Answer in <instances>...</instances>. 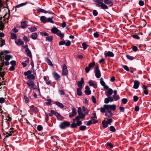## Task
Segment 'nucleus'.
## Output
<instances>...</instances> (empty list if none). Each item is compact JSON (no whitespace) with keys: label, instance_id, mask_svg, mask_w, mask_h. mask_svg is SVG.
<instances>
[{"label":"nucleus","instance_id":"f257e3e1","mask_svg":"<svg viewBox=\"0 0 151 151\" xmlns=\"http://www.w3.org/2000/svg\"><path fill=\"white\" fill-rule=\"evenodd\" d=\"M116 109V106L114 104H105L103 107L100 108V111L103 113H105V115L109 117H111L113 115L114 110Z\"/></svg>","mask_w":151,"mask_h":151},{"label":"nucleus","instance_id":"f03ea898","mask_svg":"<svg viewBox=\"0 0 151 151\" xmlns=\"http://www.w3.org/2000/svg\"><path fill=\"white\" fill-rule=\"evenodd\" d=\"M9 13L8 14H6L3 18L1 17L0 20H1L0 21V29L3 30L4 27V24L5 23H8V20L10 16V11L9 10Z\"/></svg>","mask_w":151,"mask_h":151},{"label":"nucleus","instance_id":"7ed1b4c3","mask_svg":"<svg viewBox=\"0 0 151 151\" xmlns=\"http://www.w3.org/2000/svg\"><path fill=\"white\" fill-rule=\"evenodd\" d=\"M51 32L54 34H56L59 36L60 39H63L64 37V35L62 33L61 31L59 30L56 27H53L51 29Z\"/></svg>","mask_w":151,"mask_h":151},{"label":"nucleus","instance_id":"20e7f679","mask_svg":"<svg viewBox=\"0 0 151 151\" xmlns=\"http://www.w3.org/2000/svg\"><path fill=\"white\" fill-rule=\"evenodd\" d=\"M70 124L69 122L67 121H64L60 123L59 127L61 129H64L68 127Z\"/></svg>","mask_w":151,"mask_h":151},{"label":"nucleus","instance_id":"39448f33","mask_svg":"<svg viewBox=\"0 0 151 151\" xmlns=\"http://www.w3.org/2000/svg\"><path fill=\"white\" fill-rule=\"evenodd\" d=\"M27 84L29 87L33 89L37 88V87L36 86H35V83L32 80H28L27 81Z\"/></svg>","mask_w":151,"mask_h":151},{"label":"nucleus","instance_id":"423d86ee","mask_svg":"<svg viewBox=\"0 0 151 151\" xmlns=\"http://www.w3.org/2000/svg\"><path fill=\"white\" fill-rule=\"evenodd\" d=\"M95 76L97 78H99L101 76L100 71L99 69L98 66H96L95 67V71L94 72Z\"/></svg>","mask_w":151,"mask_h":151},{"label":"nucleus","instance_id":"0eeeda50","mask_svg":"<svg viewBox=\"0 0 151 151\" xmlns=\"http://www.w3.org/2000/svg\"><path fill=\"white\" fill-rule=\"evenodd\" d=\"M23 47L24 48L25 51L27 53V55L28 56H29L31 58H32V56L31 54V52L28 48V46L27 45L24 46Z\"/></svg>","mask_w":151,"mask_h":151},{"label":"nucleus","instance_id":"6e6552de","mask_svg":"<svg viewBox=\"0 0 151 151\" xmlns=\"http://www.w3.org/2000/svg\"><path fill=\"white\" fill-rule=\"evenodd\" d=\"M68 74V70L67 69V67L64 64L63 66V68L62 69V75L63 76H66Z\"/></svg>","mask_w":151,"mask_h":151},{"label":"nucleus","instance_id":"1a4fd4ad","mask_svg":"<svg viewBox=\"0 0 151 151\" xmlns=\"http://www.w3.org/2000/svg\"><path fill=\"white\" fill-rule=\"evenodd\" d=\"M100 83L103 86V87L105 89H108L109 88V86L106 85L104 81L102 78H101L100 79Z\"/></svg>","mask_w":151,"mask_h":151},{"label":"nucleus","instance_id":"9d476101","mask_svg":"<svg viewBox=\"0 0 151 151\" xmlns=\"http://www.w3.org/2000/svg\"><path fill=\"white\" fill-rule=\"evenodd\" d=\"M84 81L83 78H81V81H78L77 82V85L80 88H82V84L84 83Z\"/></svg>","mask_w":151,"mask_h":151},{"label":"nucleus","instance_id":"9b49d317","mask_svg":"<svg viewBox=\"0 0 151 151\" xmlns=\"http://www.w3.org/2000/svg\"><path fill=\"white\" fill-rule=\"evenodd\" d=\"M86 89L84 91L85 94L86 95H89L91 93V91L90 89V88L89 86H86L85 87Z\"/></svg>","mask_w":151,"mask_h":151},{"label":"nucleus","instance_id":"f8f14e48","mask_svg":"<svg viewBox=\"0 0 151 151\" xmlns=\"http://www.w3.org/2000/svg\"><path fill=\"white\" fill-rule=\"evenodd\" d=\"M89 85L90 86H93L94 88H96L97 87L96 84L95 83L94 81L92 80H90L88 82Z\"/></svg>","mask_w":151,"mask_h":151},{"label":"nucleus","instance_id":"ddd939ff","mask_svg":"<svg viewBox=\"0 0 151 151\" xmlns=\"http://www.w3.org/2000/svg\"><path fill=\"white\" fill-rule=\"evenodd\" d=\"M53 77L57 81H59L60 80V76L57 73L54 72L53 73Z\"/></svg>","mask_w":151,"mask_h":151},{"label":"nucleus","instance_id":"4468645a","mask_svg":"<svg viewBox=\"0 0 151 151\" xmlns=\"http://www.w3.org/2000/svg\"><path fill=\"white\" fill-rule=\"evenodd\" d=\"M139 84L140 83L137 80L134 81L133 88L135 89L138 88L139 87Z\"/></svg>","mask_w":151,"mask_h":151},{"label":"nucleus","instance_id":"2eb2a0df","mask_svg":"<svg viewBox=\"0 0 151 151\" xmlns=\"http://www.w3.org/2000/svg\"><path fill=\"white\" fill-rule=\"evenodd\" d=\"M30 108L31 110H32L35 113H37L38 112V108L33 105L31 106L30 107Z\"/></svg>","mask_w":151,"mask_h":151},{"label":"nucleus","instance_id":"dca6fc26","mask_svg":"<svg viewBox=\"0 0 151 151\" xmlns=\"http://www.w3.org/2000/svg\"><path fill=\"white\" fill-rule=\"evenodd\" d=\"M94 1L96 3V4L98 7H100L101 5L104 2L103 0H94Z\"/></svg>","mask_w":151,"mask_h":151},{"label":"nucleus","instance_id":"f3484780","mask_svg":"<svg viewBox=\"0 0 151 151\" xmlns=\"http://www.w3.org/2000/svg\"><path fill=\"white\" fill-rule=\"evenodd\" d=\"M104 55L105 57L108 56L112 57L114 56V53L112 52L109 51L108 52L106 53H105Z\"/></svg>","mask_w":151,"mask_h":151},{"label":"nucleus","instance_id":"a211bd4d","mask_svg":"<svg viewBox=\"0 0 151 151\" xmlns=\"http://www.w3.org/2000/svg\"><path fill=\"white\" fill-rule=\"evenodd\" d=\"M85 117V114L82 113L78 114V116H77L75 118V119H83Z\"/></svg>","mask_w":151,"mask_h":151},{"label":"nucleus","instance_id":"6ab92c4d","mask_svg":"<svg viewBox=\"0 0 151 151\" xmlns=\"http://www.w3.org/2000/svg\"><path fill=\"white\" fill-rule=\"evenodd\" d=\"M113 93V90L111 88H109L107 91L105 92V94L107 96H108L111 95Z\"/></svg>","mask_w":151,"mask_h":151},{"label":"nucleus","instance_id":"aec40b11","mask_svg":"<svg viewBox=\"0 0 151 151\" xmlns=\"http://www.w3.org/2000/svg\"><path fill=\"white\" fill-rule=\"evenodd\" d=\"M104 4L108 5L110 6H112L113 5V3L111 1L104 0Z\"/></svg>","mask_w":151,"mask_h":151},{"label":"nucleus","instance_id":"412c9836","mask_svg":"<svg viewBox=\"0 0 151 151\" xmlns=\"http://www.w3.org/2000/svg\"><path fill=\"white\" fill-rule=\"evenodd\" d=\"M15 43L18 45H23L24 44L23 41L20 39H18L17 40L15 41Z\"/></svg>","mask_w":151,"mask_h":151},{"label":"nucleus","instance_id":"4be33fe9","mask_svg":"<svg viewBox=\"0 0 151 151\" xmlns=\"http://www.w3.org/2000/svg\"><path fill=\"white\" fill-rule=\"evenodd\" d=\"M54 103L57 106L60 108H63L64 107L63 104L59 101L54 102Z\"/></svg>","mask_w":151,"mask_h":151},{"label":"nucleus","instance_id":"5701e85b","mask_svg":"<svg viewBox=\"0 0 151 151\" xmlns=\"http://www.w3.org/2000/svg\"><path fill=\"white\" fill-rule=\"evenodd\" d=\"M40 20L42 22L44 23H45L47 22L46 17L45 16H41L40 17Z\"/></svg>","mask_w":151,"mask_h":151},{"label":"nucleus","instance_id":"b1692460","mask_svg":"<svg viewBox=\"0 0 151 151\" xmlns=\"http://www.w3.org/2000/svg\"><path fill=\"white\" fill-rule=\"evenodd\" d=\"M79 119H78L77 120V119H75V118L73 119V120L74 122H75L76 121H77V123L76 124V125H77V126H79L82 124L81 122L79 121Z\"/></svg>","mask_w":151,"mask_h":151},{"label":"nucleus","instance_id":"393cba45","mask_svg":"<svg viewBox=\"0 0 151 151\" xmlns=\"http://www.w3.org/2000/svg\"><path fill=\"white\" fill-rule=\"evenodd\" d=\"M37 34L36 32H34L31 35L32 38L33 40H35L37 39Z\"/></svg>","mask_w":151,"mask_h":151},{"label":"nucleus","instance_id":"a878e982","mask_svg":"<svg viewBox=\"0 0 151 151\" xmlns=\"http://www.w3.org/2000/svg\"><path fill=\"white\" fill-rule=\"evenodd\" d=\"M55 116L58 119L60 120H62L64 119L63 117L61 116V115L58 112L55 115Z\"/></svg>","mask_w":151,"mask_h":151},{"label":"nucleus","instance_id":"bb28decb","mask_svg":"<svg viewBox=\"0 0 151 151\" xmlns=\"http://www.w3.org/2000/svg\"><path fill=\"white\" fill-rule=\"evenodd\" d=\"M102 124L104 128H106L108 126V123L105 120L102 122Z\"/></svg>","mask_w":151,"mask_h":151},{"label":"nucleus","instance_id":"cd10ccee","mask_svg":"<svg viewBox=\"0 0 151 151\" xmlns=\"http://www.w3.org/2000/svg\"><path fill=\"white\" fill-rule=\"evenodd\" d=\"M101 8L104 9H108V6L106 5L105 4L103 3L100 6Z\"/></svg>","mask_w":151,"mask_h":151},{"label":"nucleus","instance_id":"c85d7f7f","mask_svg":"<svg viewBox=\"0 0 151 151\" xmlns=\"http://www.w3.org/2000/svg\"><path fill=\"white\" fill-rule=\"evenodd\" d=\"M12 56L11 55H6L5 57V59L6 61H9L11 58H12Z\"/></svg>","mask_w":151,"mask_h":151},{"label":"nucleus","instance_id":"c756f323","mask_svg":"<svg viewBox=\"0 0 151 151\" xmlns=\"http://www.w3.org/2000/svg\"><path fill=\"white\" fill-rule=\"evenodd\" d=\"M82 88H78L77 90V94L78 96H81L82 95L81 89Z\"/></svg>","mask_w":151,"mask_h":151},{"label":"nucleus","instance_id":"7c9ffc66","mask_svg":"<svg viewBox=\"0 0 151 151\" xmlns=\"http://www.w3.org/2000/svg\"><path fill=\"white\" fill-rule=\"evenodd\" d=\"M26 4V3H22L21 4H18L17 5H16L15 6V11H16V8H19L20 7H22L25 5Z\"/></svg>","mask_w":151,"mask_h":151},{"label":"nucleus","instance_id":"2f4dec72","mask_svg":"<svg viewBox=\"0 0 151 151\" xmlns=\"http://www.w3.org/2000/svg\"><path fill=\"white\" fill-rule=\"evenodd\" d=\"M27 78L29 80H33L35 79V76L34 75L31 74L28 76H27Z\"/></svg>","mask_w":151,"mask_h":151},{"label":"nucleus","instance_id":"473e14b6","mask_svg":"<svg viewBox=\"0 0 151 151\" xmlns=\"http://www.w3.org/2000/svg\"><path fill=\"white\" fill-rule=\"evenodd\" d=\"M27 22L26 21H24L23 22H22L21 23V27L22 28H25L27 27V25L26 24Z\"/></svg>","mask_w":151,"mask_h":151},{"label":"nucleus","instance_id":"72a5a7b5","mask_svg":"<svg viewBox=\"0 0 151 151\" xmlns=\"http://www.w3.org/2000/svg\"><path fill=\"white\" fill-rule=\"evenodd\" d=\"M53 40V37L52 36L46 37V40L49 42H51Z\"/></svg>","mask_w":151,"mask_h":151},{"label":"nucleus","instance_id":"f704fd0d","mask_svg":"<svg viewBox=\"0 0 151 151\" xmlns=\"http://www.w3.org/2000/svg\"><path fill=\"white\" fill-rule=\"evenodd\" d=\"M53 17L52 16L51 17L47 18V22H50L51 23L53 24L54 22L52 20V19L53 18Z\"/></svg>","mask_w":151,"mask_h":151},{"label":"nucleus","instance_id":"c9c22d12","mask_svg":"<svg viewBox=\"0 0 151 151\" xmlns=\"http://www.w3.org/2000/svg\"><path fill=\"white\" fill-rule=\"evenodd\" d=\"M46 62L48 64L51 66H53V64H52L51 61L49 59L46 58L45 59Z\"/></svg>","mask_w":151,"mask_h":151},{"label":"nucleus","instance_id":"e433bc0d","mask_svg":"<svg viewBox=\"0 0 151 151\" xmlns=\"http://www.w3.org/2000/svg\"><path fill=\"white\" fill-rule=\"evenodd\" d=\"M113 99H114L115 101L118 100L119 99V96L118 95H113Z\"/></svg>","mask_w":151,"mask_h":151},{"label":"nucleus","instance_id":"4c0bfd02","mask_svg":"<svg viewBox=\"0 0 151 151\" xmlns=\"http://www.w3.org/2000/svg\"><path fill=\"white\" fill-rule=\"evenodd\" d=\"M32 73V72L30 70H29L25 72L24 73V75L27 76H28Z\"/></svg>","mask_w":151,"mask_h":151},{"label":"nucleus","instance_id":"58836bf2","mask_svg":"<svg viewBox=\"0 0 151 151\" xmlns=\"http://www.w3.org/2000/svg\"><path fill=\"white\" fill-rule=\"evenodd\" d=\"M28 29L31 32L35 31L37 30V28L35 27H29Z\"/></svg>","mask_w":151,"mask_h":151},{"label":"nucleus","instance_id":"ea45409f","mask_svg":"<svg viewBox=\"0 0 151 151\" xmlns=\"http://www.w3.org/2000/svg\"><path fill=\"white\" fill-rule=\"evenodd\" d=\"M127 58L130 60H132L134 59V57L133 56H131L129 55H126Z\"/></svg>","mask_w":151,"mask_h":151},{"label":"nucleus","instance_id":"a19ab883","mask_svg":"<svg viewBox=\"0 0 151 151\" xmlns=\"http://www.w3.org/2000/svg\"><path fill=\"white\" fill-rule=\"evenodd\" d=\"M10 52L7 50H4L1 52V55H6V54H8Z\"/></svg>","mask_w":151,"mask_h":151},{"label":"nucleus","instance_id":"79ce46f5","mask_svg":"<svg viewBox=\"0 0 151 151\" xmlns=\"http://www.w3.org/2000/svg\"><path fill=\"white\" fill-rule=\"evenodd\" d=\"M82 45L84 50L86 49L87 47V45L86 43L85 42H83L82 43Z\"/></svg>","mask_w":151,"mask_h":151},{"label":"nucleus","instance_id":"37998d69","mask_svg":"<svg viewBox=\"0 0 151 151\" xmlns=\"http://www.w3.org/2000/svg\"><path fill=\"white\" fill-rule=\"evenodd\" d=\"M11 38L14 40H16L17 37L16 35L14 33H12L11 35Z\"/></svg>","mask_w":151,"mask_h":151},{"label":"nucleus","instance_id":"c03bdc74","mask_svg":"<svg viewBox=\"0 0 151 151\" xmlns=\"http://www.w3.org/2000/svg\"><path fill=\"white\" fill-rule=\"evenodd\" d=\"M47 101L46 102V103L47 105L51 106L52 105L51 104V102L52 101L50 99H48L47 100Z\"/></svg>","mask_w":151,"mask_h":151},{"label":"nucleus","instance_id":"a18cd8bd","mask_svg":"<svg viewBox=\"0 0 151 151\" xmlns=\"http://www.w3.org/2000/svg\"><path fill=\"white\" fill-rule=\"evenodd\" d=\"M86 128V127L83 125L79 127L80 130L81 131L84 130Z\"/></svg>","mask_w":151,"mask_h":151},{"label":"nucleus","instance_id":"49530a36","mask_svg":"<svg viewBox=\"0 0 151 151\" xmlns=\"http://www.w3.org/2000/svg\"><path fill=\"white\" fill-rule=\"evenodd\" d=\"M95 65V63L94 62L90 63L88 65V67L91 68L92 67H93Z\"/></svg>","mask_w":151,"mask_h":151},{"label":"nucleus","instance_id":"de8ad7c7","mask_svg":"<svg viewBox=\"0 0 151 151\" xmlns=\"http://www.w3.org/2000/svg\"><path fill=\"white\" fill-rule=\"evenodd\" d=\"M37 129L39 131H41L43 129V127L42 125H39L37 127Z\"/></svg>","mask_w":151,"mask_h":151},{"label":"nucleus","instance_id":"09e8293b","mask_svg":"<svg viewBox=\"0 0 151 151\" xmlns=\"http://www.w3.org/2000/svg\"><path fill=\"white\" fill-rule=\"evenodd\" d=\"M110 130L112 132H114L115 131V129L114 126H111L110 127Z\"/></svg>","mask_w":151,"mask_h":151},{"label":"nucleus","instance_id":"8fccbe9b","mask_svg":"<svg viewBox=\"0 0 151 151\" xmlns=\"http://www.w3.org/2000/svg\"><path fill=\"white\" fill-rule=\"evenodd\" d=\"M38 11L40 12L44 13H45L46 14L47 13V12L46 11L44 10V9H40L38 10Z\"/></svg>","mask_w":151,"mask_h":151},{"label":"nucleus","instance_id":"3c124183","mask_svg":"<svg viewBox=\"0 0 151 151\" xmlns=\"http://www.w3.org/2000/svg\"><path fill=\"white\" fill-rule=\"evenodd\" d=\"M99 34L97 32H96L94 33L93 36L94 37L96 38H97L99 36Z\"/></svg>","mask_w":151,"mask_h":151},{"label":"nucleus","instance_id":"603ef678","mask_svg":"<svg viewBox=\"0 0 151 151\" xmlns=\"http://www.w3.org/2000/svg\"><path fill=\"white\" fill-rule=\"evenodd\" d=\"M72 114L75 115H76L77 113L76 112V109L74 108H73L72 109Z\"/></svg>","mask_w":151,"mask_h":151},{"label":"nucleus","instance_id":"864d4df0","mask_svg":"<svg viewBox=\"0 0 151 151\" xmlns=\"http://www.w3.org/2000/svg\"><path fill=\"white\" fill-rule=\"evenodd\" d=\"M91 99H92V101L94 103V104L96 103V99L95 98V97L94 96H92V97H91Z\"/></svg>","mask_w":151,"mask_h":151},{"label":"nucleus","instance_id":"5fc2aeb1","mask_svg":"<svg viewBox=\"0 0 151 151\" xmlns=\"http://www.w3.org/2000/svg\"><path fill=\"white\" fill-rule=\"evenodd\" d=\"M122 101L123 102L124 104H125L127 102V99L126 98H123L122 100Z\"/></svg>","mask_w":151,"mask_h":151},{"label":"nucleus","instance_id":"6e6d98bb","mask_svg":"<svg viewBox=\"0 0 151 151\" xmlns=\"http://www.w3.org/2000/svg\"><path fill=\"white\" fill-rule=\"evenodd\" d=\"M82 109L83 111L85 114H87L88 113V111L87 109H86L85 107L83 106L82 107Z\"/></svg>","mask_w":151,"mask_h":151},{"label":"nucleus","instance_id":"4d7b16f0","mask_svg":"<svg viewBox=\"0 0 151 151\" xmlns=\"http://www.w3.org/2000/svg\"><path fill=\"white\" fill-rule=\"evenodd\" d=\"M90 69L91 68L88 66L86 67L85 69L86 72V73H88L89 71L90 70Z\"/></svg>","mask_w":151,"mask_h":151},{"label":"nucleus","instance_id":"13d9d810","mask_svg":"<svg viewBox=\"0 0 151 151\" xmlns=\"http://www.w3.org/2000/svg\"><path fill=\"white\" fill-rule=\"evenodd\" d=\"M65 44L66 46L68 47L70 45L71 42L70 41L68 40L66 43L65 42Z\"/></svg>","mask_w":151,"mask_h":151},{"label":"nucleus","instance_id":"bf43d9fd","mask_svg":"<svg viewBox=\"0 0 151 151\" xmlns=\"http://www.w3.org/2000/svg\"><path fill=\"white\" fill-rule=\"evenodd\" d=\"M107 98H108V99L109 100V102H112L113 101V98L111 97L110 96H108Z\"/></svg>","mask_w":151,"mask_h":151},{"label":"nucleus","instance_id":"052dcab7","mask_svg":"<svg viewBox=\"0 0 151 151\" xmlns=\"http://www.w3.org/2000/svg\"><path fill=\"white\" fill-rule=\"evenodd\" d=\"M144 4V1L142 0H140L139 1V4L140 6H142Z\"/></svg>","mask_w":151,"mask_h":151},{"label":"nucleus","instance_id":"680f3d73","mask_svg":"<svg viewBox=\"0 0 151 151\" xmlns=\"http://www.w3.org/2000/svg\"><path fill=\"white\" fill-rule=\"evenodd\" d=\"M93 13L94 16H96L98 15V12L96 10H94L93 11Z\"/></svg>","mask_w":151,"mask_h":151},{"label":"nucleus","instance_id":"e2e57ef3","mask_svg":"<svg viewBox=\"0 0 151 151\" xmlns=\"http://www.w3.org/2000/svg\"><path fill=\"white\" fill-rule=\"evenodd\" d=\"M123 68L126 71H129V69L127 65L123 66Z\"/></svg>","mask_w":151,"mask_h":151},{"label":"nucleus","instance_id":"0e129e2a","mask_svg":"<svg viewBox=\"0 0 151 151\" xmlns=\"http://www.w3.org/2000/svg\"><path fill=\"white\" fill-rule=\"evenodd\" d=\"M78 114H81V113H82L81 108L80 107H79L78 108Z\"/></svg>","mask_w":151,"mask_h":151},{"label":"nucleus","instance_id":"69168bd1","mask_svg":"<svg viewBox=\"0 0 151 151\" xmlns=\"http://www.w3.org/2000/svg\"><path fill=\"white\" fill-rule=\"evenodd\" d=\"M132 49L133 50L134 52L137 51V49H138L137 47L136 46H133L132 47Z\"/></svg>","mask_w":151,"mask_h":151},{"label":"nucleus","instance_id":"338daca9","mask_svg":"<svg viewBox=\"0 0 151 151\" xmlns=\"http://www.w3.org/2000/svg\"><path fill=\"white\" fill-rule=\"evenodd\" d=\"M10 64L12 66H14L16 65V61L14 60H12L10 62Z\"/></svg>","mask_w":151,"mask_h":151},{"label":"nucleus","instance_id":"774afa93","mask_svg":"<svg viewBox=\"0 0 151 151\" xmlns=\"http://www.w3.org/2000/svg\"><path fill=\"white\" fill-rule=\"evenodd\" d=\"M119 109L121 112H124V108L123 106H120L119 107Z\"/></svg>","mask_w":151,"mask_h":151}]
</instances>
